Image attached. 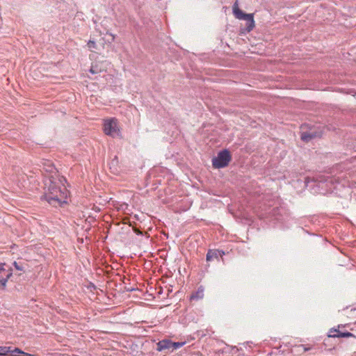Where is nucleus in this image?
Returning a JSON list of instances; mask_svg holds the SVG:
<instances>
[{
	"mask_svg": "<svg viewBox=\"0 0 356 356\" xmlns=\"http://www.w3.org/2000/svg\"><path fill=\"white\" fill-rule=\"evenodd\" d=\"M63 181H65V178L57 180V178L50 175L45 184L46 191L43 198L54 207L60 206L67 202V190Z\"/></svg>",
	"mask_w": 356,
	"mask_h": 356,
	"instance_id": "obj_1",
	"label": "nucleus"
},
{
	"mask_svg": "<svg viewBox=\"0 0 356 356\" xmlns=\"http://www.w3.org/2000/svg\"><path fill=\"white\" fill-rule=\"evenodd\" d=\"M233 13L236 19L246 21V27L245 31L250 32L254 27V20L253 13H244L235 3L233 6Z\"/></svg>",
	"mask_w": 356,
	"mask_h": 356,
	"instance_id": "obj_2",
	"label": "nucleus"
},
{
	"mask_svg": "<svg viewBox=\"0 0 356 356\" xmlns=\"http://www.w3.org/2000/svg\"><path fill=\"white\" fill-rule=\"evenodd\" d=\"M232 159L229 152L225 149L220 151L212 159V165L216 169L223 168L228 165Z\"/></svg>",
	"mask_w": 356,
	"mask_h": 356,
	"instance_id": "obj_3",
	"label": "nucleus"
},
{
	"mask_svg": "<svg viewBox=\"0 0 356 356\" xmlns=\"http://www.w3.org/2000/svg\"><path fill=\"white\" fill-rule=\"evenodd\" d=\"M104 131L105 134L115 137L120 135V129L118 127L117 120L111 118L105 120L104 122Z\"/></svg>",
	"mask_w": 356,
	"mask_h": 356,
	"instance_id": "obj_4",
	"label": "nucleus"
},
{
	"mask_svg": "<svg viewBox=\"0 0 356 356\" xmlns=\"http://www.w3.org/2000/svg\"><path fill=\"white\" fill-rule=\"evenodd\" d=\"M5 263H0V290H4L8 280L12 277L13 272L10 268H6Z\"/></svg>",
	"mask_w": 356,
	"mask_h": 356,
	"instance_id": "obj_5",
	"label": "nucleus"
},
{
	"mask_svg": "<svg viewBox=\"0 0 356 356\" xmlns=\"http://www.w3.org/2000/svg\"><path fill=\"white\" fill-rule=\"evenodd\" d=\"M353 334L349 332H341L339 329L337 328H331L328 332V337L336 338V337H352Z\"/></svg>",
	"mask_w": 356,
	"mask_h": 356,
	"instance_id": "obj_6",
	"label": "nucleus"
},
{
	"mask_svg": "<svg viewBox=\"0 0 356 356\" xmlns=\"http://www.w3.org/2000/svg\"><path fill=\"white\" fill-rule=\"evenodd\" d=\"M223 255H225V252L223 250H209L207 253L206 259L207 261H210L213 258L218 259L219 257H222Z\"/></svg>",
	"mask_w": 356,
	"mask_h": 356,
	"instance_id": "obj_7",
	"label": "nucleus"
},
{
	"mask_svg": "<svg viewBox=\"0 0 356 356\" xmlns=\"http://www.w3.org/2000/svg\"><path fill=\"white\" fill-rule=\"evenodd\" d=\"M42 170L49 174L56 172V169L51 161L45 160L42 162Z\"/></svg>",
	"mask_w": 356,
	"mask_h": 356,
	"instance_id": "obj_8",
	"label": "nucleus"
},
{
	"mask_svg": "<svg viewBox=\"0 0 356 356\" xmlns=\"http://www.w3.org/2000/svg\"><path fill=\"white\" fill-rule=\"evenodd\" d=\"M172 341L169 339L161 340L157 343V350H170L172 348Z\"/></svg>",
	"mask_w": 356,
	"mask_h": 356,
	"instance_id": "obj_9",
	"label": "nucleus"
},
{
	"mask_svg": "<svg viewBox=\"0 0 356 356\" xmlns=\"http://www.w3.org/2000/svg\"><path fill=\"white\" fill-rule=\"evenodd\" d=\"M204 289L202 286H200L198 287L197 290L195 292H193L191 296L190 300H199L204 298Z\"/></svg>",
	"mask_w": 356,
	"mask_h": 356,
	"instance_id": "obj_10",
	"label": "nucleus"
},
{
	"mask_svg": "<svg viewBox=\"0 0 356 356\" xmlns=\"http://www.w3.org/2000/svg\"><path fill=\"white\" fill-rule=\"evenodd\" d=\"M19 355H23V356H35L34 355H32V354H30L28 353H25L23 350H22L21 349H19V348H15L14 349H12L10 348V352L9 353L8 356H18Z\"/></svg>",
	"mask_w": 356,
	"mask_h": 356,
	"instance_id": "obj_11",
	"label": "nucleus"
},
{
	"mask_svg": "<svg viewBox=\"0 0 356 356\" xmlns=\"http://www.w3.org/2000/svg\"><path fill=\"white\" fill-rule=\"evenodd\" d=\"M318 136V135H317V134L315 132H304L301 135V139L305 142H309Z\"/></svg>",
	"mask_w": 356,
	"mask_h": 356,
	"instance_id": "obj_12",
	"label": "nucleus"
},
{
	"mask_svg": "<svg viewBox=\"0 0 356 356\" xmlns=\"http://www.w3.org/2000/svg\"><path fill=\"white\" fill-rule=\"evenodd\" d=\"M311 181H314L315 182L316 181L318 182V185L317 186L318 187H320L321 186L320 184L323 183V182H327V181H328V179H323V178H321L320 179H318V178H316V179H310L309 177H307L305 179V183L306 186H308L309 183Z\"/></svg>",
	"mask_w": 356,
	"mask_h": 356,
	"instance_id": "obj_13",
	"label": "nucleus"
},
{
	"mask_svg": "<svg viewBox=\"0 0 356 356\" xmlns=\"http://www.w3.org/2000/svg\"><path fill=\"white\" fill-rule=\"evenodd\" d=\"M104 71L103 69L99 67L97 64H92L89 70V72L92 74H97Z\"/></svg>",
	"mask_w": 356,
	"mask_h": 356,
	"instance_id": "obj_14",
	"label": "nucleus"
},
{
	"mask_svg": "<svg viewBox=\"0 0 356 356\" xmlns=\"http://www.w3.org/2000/svg\"><path fill=\"white\" fill-rule=\"evenodd\" d=\"M10 352V346H0V356H8Z\"/></svg>",
	"mask_w": 356,
	"mask_h": 356,
	"instance_id": "obj_15",
	"label": "nucleus"
},
{
	"mask_svg": "<svg viewBox=\"0 0 356 356\" xmlns=\"http://www.w3.org/2000/svg\"><path fill=\"white\" fill-rule=\"evenodd\" d=\"M185 344V342H172V348L171 350L173 351L177 350Z\"/></svg>",
	"mask_w": 356,
	"mask_h": 356,
	"instance_id": "obj_16",
	"label": "nucleus"
},
{
	"mask_svg": "<svg viewBox=\"0 0 356 356\" xmlns=\"http://www.w3.org/2000/svg\"><path fill=\"white\" fill-rule=\"evenodd\" d=\"M88 47L91 49V48H95L96 47V43L94 40H89L88 42Z\"/></svg>",
	"mask_w": 356,
	"mask_h": 356,
	"instance_id": "obj_17",
	"label": "nucleus"
},
{
	"mask_svg": "<svg viewBox=\"0 0 356 356\" xmlns=\"http://www.w3.org/2000/svg\"><path fill=\"white\" fill-rule=\"evenodd\" d=\"M13 266H15V268L17 270H24V268L22 266H21L20 265L18 264V263L17 261H14L13 263Z\"/></svg>",
	"mask_w": 356,
	"mask_h": 356,
	"instance_id": "obj_18",
	"label": "nucleus"
},
{
	"mask_svg": "<svg viewBox=\"0 0 356 356\" xmlns=\"http://www.w3.org/2000/svg\"><path fill=\"white\" fill-rule=\"evenodd\" d=\"M109 35H110L111 36H112V39H113V40H114V39H115V35H114L113 34H112V33H109Z\"/></svg>",
	"mask_w": 356,
	"mask_h": 356,
	"instance_id": "obj_19",
	"label": "nucleus"
},
{
	"mask_svg": "<svg viewBox=\"0 0 356 356\" xmlns=\"http://www.w3.org/2000/svg\"><path fill=\"white\" fill-rule=\"evenodd\" d=\"M309 350H310V348H309L304 347V350H305V351H308Z\"/></svg>",
	"mask_w": 356,
	"mask_h": 356,
	"instance_id": "obj_20",
	"label": "nucleus"
}]
</instances>
